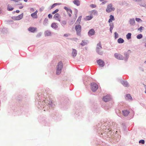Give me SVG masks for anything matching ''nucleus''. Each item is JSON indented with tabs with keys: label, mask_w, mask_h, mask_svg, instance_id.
I'll list each match as a JSON object with an SVG mask.
<instances>
[{
	"label": "nucleus",
	"mask_w": 146,
	"mask_h": 146,
	"mask_svg": "<svg viewBox=\"0 0 146 146\" xmlns=\"http://www.w3.org/2000/svg\"><path fill=\"white\" fill-rule=\"evenodd\" d=\"M46 98L44 97V95L40 93L38 94L37 96L36 97V105L39 109H40V107L45 106V105H48L49 107L53 108V105L52 101H46L45 100Z\"/></svg>",
	"instance_id": "obj_1"
},
{
	"label": "nucleus",
	"mask_w": 146,
	"mask_h": 146,
	"mask_svg": "<svg viewBox=\"0 0 146 146\" xmlns=\"http://www.w3.org/2000/svg\"><path fill=\"white\" fill-rule=\"evenodd\" d=\"M63 67V63L62 61L58 63L56 68V74L58 75L61 73Z\"/></svg>",
	"instance_id": "obj_2"
},
{
	"label": "nucleus",
	"mask_w": 146,
	"mask_h": 146,
	"mask_svg": "<svg viewBox=\"0 0 146 146\" xmlns=\"http://www.w3.org/2000/svg\"><path fill=\"white\" fill-rule=\"evenodd\" d=\"M75 29L76 31V33L77 35L81 36L82 31V27L79 24L76 25L75 27Z\"/></svg>",
	"instance_id": "obj_3"
},
{
	"label": "nucleus",
	"mask_w": 146,
	"mask_h": 146,
	"mask_svg": "<svg viewBox=\"0 0 146 146\" xmlns=\"http://www.w3.org/2000/svg\"><path fill=\"white\" fill-rule=\"evenodd\" d=\"M102 48L101 42H99L97 45L96 51L98 54L100 55H102L103 54V52L100 51V50Z\"/></svg>",
	"instance_id": "obj_4"
},
{
	"label": "nucleus",
	"mask_w": 146,
	"mask_h": 146,
	"mask_svg": "<svg viewBox=\"0 0 146 146\" xmlns=\"http://www.w3.org/2000/svg\"><path fill=\"white\" fill-rule=\"evenodd\" d=\"M90 86L91 90L94 92L96 91L98 88V85L94 82L91 83Z\"/></svg>",
	"instance_id": "obj_5"
},
{
	"label": "nucleus",
	"mask_w": 146,
	"mask_h": 146,
	"mask_svg": "<svg viewBox=\"0 0 146 146\" xmlns=\"http://www.w3.org/2000/svg\"><path fill=\"white\" fill-rule=\"evenodd\" d=\"M115 10V8L112 7V4L110 3L108 4L106 9V11L107 13H110L112 11H114Z\"/></svg>",
	"instance_id": "obj_6"
},
{
	"label": "nucleus",
	"mask_w": 146,
	"mask_h": 146,
	"mask_svg": "<svg viewBox=\"0 0 146 146\" xmlns=\"http://www.w3.org/2000/svg\"><path fill=\"white\" fill-rule=\"evenodd\" d=\"M131 53V51L128 50L127 52H125L124 53V59L125 61L126 62L127 61L129 58V54Z\"/></svg>",
	"instance_id": "obj_7"
},
{
	"label": "nucleus",
	"mask_w": 146,
	"mask_h": 146,
	"mask_svg": "<svg viewBox=\"0 0 146 146\" xmlns=\"http://www.w3.org/2000/svg\"><path fill=\"white\" fill-rule=\"evenodd\" d=\"M114 56L118 60H123L124 58L122 55L119 54L115 53L114 54Z\"/></svg>",
	"instance_id": "obj_8"
},
{
	"label": "nucleus",
	"mask_w": 146,
	"mask_h": 146,
	"mask_svg": "<svg viewBox=\"0 0 146 146\" xmlns=\"http://www.w3.org/2000/svg\"><path fill=\"white\" fill-rule=\"evenodd\" d=\"M103 100L105 102L110 101L111 99V97L110 95H107L104 96L103 98Z\"/></svg>",
	"instance_id": "obj_9"
},
{
	"label": "nucleus",
	"mask_w": 146,
	"mask_h": 146,
	"mask_svg": "<svg viewBox=\"0 0 146 146\" xmlns=\"http://www.w3.org/2000/svg\"><path fill=\"white\" fill-rule=\"evenodd\" d=\"M97 63L100 67H103L104 65V62L103 60L99 59L97 61Z\"/></svg>",
	"instance_id": "obj_10"
},
{
	"label": "nucleus",
	"mask_w": 146,
	"mask_h": 146,
	"mask_svg": "<svg viewBox=\"0 0 146 146\" xmlns=\"http://www.w3.org/2000/svg\"><path fill=\"white\" fill-rule=\"evenodd\" d=\"M95 31L94 29H90L88 32V35L89 36H91L94 35L95 34Z\"/></svg>",
	"instance_id": "obj_11"
},
{
	"label": "nucleus",
	"mask_w": 146,
	"mask_h": 146,
	"mask_svg": "<svg viewBox=\"0 0 146 146\" xmlns=\"http://www.w3.org/2000/svg\"><path fill=\"white\" fill-rule=\"evenodd\" d=\"M36 30V28L33 27H30L28 29V30L31 33H35Z\"/></svg>",
	"instance_id": "obj_12"
},
{
	"label": "nucleus",
	"mask_w": 146,
	"mask_h": 146,
	"mask_svg": "<svg viewBox=\"0 0 146 146\" xmlns=\"http://www.w3.org/2000/svg\"><path fill=\"white\" fill-rule=\"evenodd\" d=\"M58 24L56 23H53L51 25V27L53 29L55 30H56L58 28Z\"/></svg>",
	"instance_id": "obj_13"
},
{
	"label": "nucleus",
	"mask_w": 146,
	"mask_h": 146,
	"mask_svg": "<svg viewBox=\"0 0 146 146\" xmlns=\"http://www.w3.org/2000/svg\"><path fill=\"white\" fill-rule=\"evenodd\" d=\"M60 16V15L58 13H56L54 15L53 18L54 19H55L60 21V20L59 18Z\"/></svg>",
	"instance_id": "obj_14"
},
{
	"label": "nucleus",
	"mask_w": 146,
	"mask_h": 146,
	"mask_svg": "<svg viewBox=\"0 0 146 146\" xmlns=\"http://www.w3.org/2000/svg\"><path fill=\"white\" fill-rule=\"evenodd\" d=\"M23 13H22L21 15H18V16H16V17H15V20H19L23 18Z\"/></svg>",
	"instance_id": "obj_15"
},
{
	"label": "nucleus",
	"mask_w": 146,
	"mask_h": 146,
	"mask_svg": "<svg viewBox=\"0 0 146 146\" xmlns=\"http://www.w3.org/2000/svg\"><path fill=\"white\" fill-rule=\"evenodd\" d=\"M121 83L125 87H128L129 86V83L127 81H123L121 82Z\"/></svg>",
	"instance_id": "obj_16"
},
{
	"label": "nucleus",
	"mask_w": 146,
	"mask_h": 146,
	"mask_svg": "<svg viewBox=\"0 0 146 146\" xmlns=\"http://www.w3.org/2000/svg\"><path fill=\"white\" fill-rule=\"evenodd\" d=\"M123 115L125 116H127L130 113L129 111L128 110H124L122 111Z\"/></svg>",
	"instance_id": "obj_17"
},
{
	"label": "nucleus",
	"mask_w": 146,
	"mask_h": 146,
	"mask_svg": "<svg viewBox=\"0 0 146 146\" xmlns=\"http://www.w3.org/2000/svg\"><path fill=\"white\" fill-rule=\"evenodd\" d=\"M129 22L131 26H134L135 25V21L134 18L130 19Z\"/></svg>",
	"instance_id": "obj_18"
},
{
	"label": "nucleus",
	"mask_w": 146,
	"mask_h": 146,
	"mask_svg": "<svg viewBox=\"0 0 146 146\" xmlns=\"http://www.w3.org/2000/svg\"><path fill=\"white\" fill-rule=\"evenodd\" d=\"M77 54V52L76 50L75 49H73L72 53V56L74 58L76 56Z\"/></svg>",
	"instance_id": "obj_19"
},
{
	"label": "nucleus",
	"mask_w": 146,
	"mask_h": 146,
	"mask_svg": "<svg viewBox=\"0 0 146 146\" xmlns=\"http://www.w3.org/2000/svg\"><path fill=\"white\" fill-rule=\"evenodd\" d=\"M110 19L108 20V22L110 23L111 22H112L113 21H114L115 20V18L113 15H110Z\"/></svg>",
	"instance_id": "obj_20"
},
{
	"label": "nucleus",
	"mask_w": 146,
	"mask_h": 146,
	"mask_svg": "<svg viewBox=\"0 0 146 146\" xmlns=\"http://www.w3.org/2000/svg\"><path fill=\"white\" fill-rule=\"evenodd\" d=\"M93 17V16L91 15L90 16H88L86 17L84 19L86 21H89L91 20Z\"/></svg>",
	"instance_id": "obj_21"
},
{
	"label": "nucleus",
	"mask_w": 146,
	"mask_h": 146,
	"mask_svg": "<svg viewBox=\"0 0 146 146\" xmlns=\"http://www.w3.org/2000/svg\"><path fill=\"white\" fill-rule=\"evenodd\" d=\"M91 15H98V11L95 10H94L90 11Z\"/></svg>",
	"instance_id": "obj_22"
},
{
	"label": "nucleus",
	"mask_w": 146,
	"mask_h": 146,
	"mask_svg": "<svg viewBox=\"0 0 146 146\" xmlns=\"http://www.w3.org/2000/svg\"><path fill=\"white\" fill-rule=\"evenodd\" d=\"M73 3L77 6H79L80 5V1L79 0H74L73 1Z\"/></svg>",
	"instance_id": "obj_23"
},
{
	"label": "nucleus",
	"mask_w": 146,
	"mask_h": 146,
	"mask_svg": "<svg viewBox=\"0 0 146 146\" xmlns=\"http://www.w3.org/2000/svg\"><path fill=\"white\" fill-rule=\"evenodd\" d=\"M125 98L126 99L130 100H132V97L131 96L130 94H127L125 96Z\"/></svg>",
	"instance_id": "obj_24"
},
{
	"label": "nucleus",
	"mask_w": 146,
	"mask_h": 146,
	"mask_svg": "<svg viewBox=\"0 0 146 146\" xmlns=\"http://www.w3.org/2000/svg\"><path fill=\"white\" fill-rule=\"evenodd\" d=\"M51 33L49 31L47 30L44 32L45 35L46 36H48L51 35Z\"/></svg>",
	"instance_id": "obj_25"
},
{
	"label": "nucleus",
	"mask_w": 146,
	"mask_h": 146,
	"mask_svg": "<svg viewBox=\"0 0 146 146\" xmlns=\"http://www.w3.org/2000/svg\"><path fill=\"white\" fill-rule=\"evenodd\" d=\"M61 24L63 27H64V26L67 24V21L65 20L62 21L61 22Z\"/></svg>",
	"instance_id": "obj_26"
},
{
	"label": "nucleus",
	"mask_w": 146,
	"mask_h": 146,
	"mask_svg": "<svg viewBox=\"0 0 146 146\" xmlns=\"http://www.w3.org/2000/svg\"><path fill=\"white\" fill-rule=\"evenodd\" d=\"M112 125H111V126H110V129H111L110 130V131H111V130L114 129L115 128V127H116V126H115V124L114 123H112Z\"/></svg>",
	"instance_id": "obj_27"
},
{
	"label": "nucleus",
	"mask_w": 146,
	"mask_h": 146,
	"mask_svg": "<svg viewBox=\"0 0 146 146\" xmlns=\"http://www.w3.org/2000/svg\"><path fill=\"white\" fill-rule=\"evenodd\" d=\"M81 18H82V16H80L78 18L77 20L76 21V22L75 24H79L80 23L81 20Z\"/></svg>",
	"instance_id": "obj_28"
},
{
	"label": "nucleus",
	"mask_w": 146,
	"mask_h": 146,
	"mask_svg": "<svg viewBox=\"0 0 146 146\" xmlns=\"http://www.w3.org/2000/svg\"><path fill=\"white\" fill-rule=\"evenodd\" d=\"M60 4H61V3H54L51 6L50 9H52L54 8V7L58 5H60Z\"/></svg>",
	"instance_id": "obj_29"
},
{
	"label": "nucleus",
	"mask_w": 146,
	"mask_h": 146,
	"mask_svg": "<svg viewBox=\"0 0 146 146\" xmlns=\"http://www.w3.org/2000/svg\"><path fill=\"white\" fill-rule=\"evenodd\" d=\"M64 9H65L67 12L69 16L70 17L71 16V15L69 13V10L70 9H69L66 7H64Z\"/></svg>",
	"instance_id": "obj_30"
},
{
	"label": "nucleus",
	"mask_w": 146,
	"mask_h": 146,
	"mask_svg": "<svg viewBox=\"0 0 146 146\" xmlns=\"http://www.w3.org/2000/svg\"><path fill=\"white\" fill-rule=\"evenodd\" d=\"M124 42V40L121 38H119L117 40V42L119 43H122Z\"/></svg>",
	"instance_id": "obj_31"
},
{
	"label": "nucleus",
	"mask_w": 146,
	"mask_h": 146,
	"mask_svg": "<svg viewBox=\"0 0 146 146\" xmlns=\"http://www.w3.org/2000/svg\"><path fill=\"white\" fill-rule=\"evenodd\" d=\"M131 33H128L126 36V38L128 40H129L131 38Z\"/></svg>",
	"instance_id": "obj_32"
},
{
	"label": "nucleus",
	"mask_w": 146,
	"mask_h": 146,
	"mask_svg": "<svg viewBox=\"0 0 146 146\" xmlns=\"http://www.w3.org/2000/svg\"><path fill=\"white\" fill-rule=\"evenodd\" d=\"M14 8L12 7L11 6L8 5L7 6V10L9 11H11L13 10Z\"/></svg>",
	"instance_id": "obj_33"
},
{
	"label": "nucleus",
	"mask_w": 146,
	"mask_h": 146,
	"mask_svg": "<svg viewBox=\"0 0 146 146\" xmlns=\"http://www.w3.org/2000/svg\"><path fill=\"white\" fill-rule=\"evenodd\" d=\"M48 19L47 18H45L43 22V24L45 26H46L48 24Z\"/></svg>",
	"instance_id": "obj_34"
},
{
	"label": "nucleus",
	"mask_w": 146,
	"mask_h": 146,
	"mask_svg": "<svg viewBox=\"0 0 146 146\" xmlns=\"http://www.w3.org/2000/svg\"><path fill=\"white\" fill-rule=\"evenodd\" d=\"M31 16L33 18L35 19L37 18V15L35 13H33L31 15Z\"/></svg>",
	"instance_id": "obj_35"
},
{
	"label": "nucleus",
	"mask_w": 146,
	"mask_h": 146,
	"mask_svg": "<svg viewBox=\"0 0 146 146\" xmlns=\"http://www.w3.org/2000/svg\"><path fill=\"white\" fill-rule=\"evenodd\" d=\"M141 6H142L146 8V3H140L138 4Z\"/></svg>",
	"instance_id": "obj_36"
},
{
	"label": "nucleus",
	"mask_w": 146,
	"mask_h": 146,
	"mask_svg": "<svg viewBox=\"0 0 146 146\" xmlns=\"http://www.w3.org/2000/svg\"><path fill=\"white\" fill-rule=\"evenodd\" d=\"M87 43L86 42L82 40V42L80 43V44L82 46H84V45H86Z\"/></svg>",
	"instance_id": "obj_37"
},
{
	"label": "nucleus",
	"mask_w": 146,
	"mask_h": 146,
	"mask_svg": "<svg viewBox=\"0 0 146 146\" xmlns=\"http://www.w3.org/2000/svg\"><path fill=\"white\" fill-rule=\"evenodd\" d=\"M143 37V35L141 34H138L137 36V38L138 39H140Z\"/></svg>",
	"instance_id": "obj_38"
},
{
	"label": "nucleus",
	"mask_w": 146,
	"mask_h": 146,
	"mask_svg": "<svg viewBox=\"0 0 146 146\" xmlns=\"http://www.w3.org/2000/svg\"><path fill=\"white\" fill-rule=\"evenodd\" d=\"M114 35H115V39H116V38H117L119 37L118 34L116 32H115Z\"/></svg>",
	"instance_id": "obj_39"
},
{
	"label": "nucleus",
	"mask_w": 146,
	"mask_h": 146,
	"mask_svg": "<svg viewBox=\"0 0 146 146\" xmlns=\"http://www.w3.org/2000/svg\"><path fill=\"white\" fill-rule=\"evenodd\" d=\"M139 143H141L142 144H144L145 143V141L143 139L139 141Z\"/></svg>",
	"instance_id": "obj_40"
},
{
	"label": "nucleus",
	"mask_w": 146,
	"mask_h": 146,
	"mask_svg": "<svg viewBox=\"0 0 146 146\" xmlns=\"http://www.w3.org/2000/svg\"><path fill=\"white\" fill-rule=\"evenodd\" d=\"M59 11V9H56L55 11H53L52 13L53 14H54L57 13L58 11Z\"/></svg>",
	"instance_id": "obj_41"
},
{
	"label": "nucleus",
	"mask_w": 146,
	"mask_h": 146,
	"mask_svg": "<svg viewBox=\"0 0 146 146\" xmlns=\"http://www.w3.org/2000/svg\"><path fill=\"white\" fill-rule=\"evenodd\" d=\"M1 31L3 32V33L4 32L6 33V31H7V29L6 28H3L1 29Z\"/></svg>",
	"instance_id": "obj_42"
},
{
	"label": "nucleus",
	"mask_w": 146,
	"mask_h": 146,
	"mask_svg": "<svg viewBox=\"0 0 146 146\" xmlns=\"http://www.w3.org/2000/svg\"><path fill=\"white\" fill-rule=\"evenodd\" d=\"M90 7L92 8H94L96 7V5L92 4L90 5Z\"/></svg>",
	"instance_id": "obj_43"
},
{
	"label": "nucleus",
	"mask_w": 146,
	"mask_h": 146,
	"mask_svg": "<svg viewBox=\"0 0 146 146\" xmlns=\"http://www.w3.org/2000/svg\"><path fill=\"white\" fill-rule=\"evenodd\" d=\"M144 29V28L143 27H142V26H141L138 29V30H139V31L141 32H142V29Z\"/></svg>",
	"instance_id": "obj_44"
},
{
	"label": "nucleus",
	"mask_w": 146,
	"mask_h": 146,
	"mask_svg": "<svg viewBox=\"0 0 146 146\" xmlns=\"http://www.w3.org/2000/svg\"><path fill=\"white\" fill-rule=\"evenodd\" d=\"M110 28H113L114 27V25H113V23H110Z\"/></svg>",
	"instance_id": "obj_45"
},
{
	"label": "nucleus",
	"mask_w": 146,
	"mask_h": 146,
	"mask_svg": "<svg viewBox=\"0 0 146 146\" xmlns=\"http://www.w3.org/2000/svg\"><path fill=\"white\" fill-rule=\"evenodd\" d=\"M44 7H42L39 9L40 11V12H42L44 9Z\"/></svg>",
	"instance_id": "obj_46"
},
{
	"label": "nucleus",
	"mask_w": 146,
	"mask_h": 146,
	"mask_svg": "<svg viewBox=\"0 0 146 146\" xmlns=\"http://www.w3.org/2000/svg\"><path fill=\"white\" fill-rule=\"evenodd\" d=\"M78 10L76 9H75V15L76 16V15L78 12Z\"/></svg>",
	"instance_id": "obj_47"
},
{
	"label": "nucleus",
	"mask_w": 146,
	"mask_h": 146,
	"mask_svg": "<svg viewBox=\"0 0 146 146\" xmlns=\"http://www.w3.org/2000/svg\"><path fill=\"white\" fill-rule=\"evenodd\" d=\"M69 39L71 40H73L74 41H76V40H78V38H69Z\"/></svg>",
	"instance_id": "obj_48"
},
{
	"label": "nucleus",
	"mask_w": 146,
	"mask_h": 146,
	"mask_svg": "<svg viewBox=\"0 0 146 146\" xmlns=\"http://www.w3.org/2000/svg\"><path fill=\"white\" fill-rule=\"evenodd\" d=\"M135 20L137 22H139L140 21H141L140 19L139 18H136L135 19Z\"/></svg>",
	"instance_id": "obj_49"
},
{
	"label": "nucleus",
	"mask_w": 146,
	"mask_h": 146,
	"mask_svg": "<svg viewBox=\"0 0 146 146\" xmlns=\"http://www.w3.org/2000/svg\"><path fill=\"white\" fill-rule=\"evenodd\" d=\"M41 33H40L37 34L36 36L37 37H39L41 36Z\"/></svg>",
	"instance_id": "obj_50"
},
{
	"label": "nucleus",
	"mask_w": 146,
	"mask_h": 146,
	"mask_svg": "<svg viewBox=\"0 0 146 146\" xmlns=\"http://www.w3.org/2000/svg\"><path fill=\"white\" fill-rule=\"evenodd\" d=\"M48 16L49 19H51L52 17V15L51 14H49L48 15Z\"/></svg>",
	"instance_id": "obj_51"
},
{
	"label": "nucleus",
	"mask_w": 146,
	"mask_h": 146,
	"mask_svg": "<svg viewBox=\"0 0 146 146\" xmlns=\"http://www.w3.org/2000/svg\"><path fill=\"white\" fill-rule=\"evenodd\" d=\"M123 128L124 131L126 130L127 129V127L124 125H123Z\"/></svg>",
	"instance_id": "obj_52"
},
{
	"label": "nucleus",
	"mask_w": 146,
	"mask_h": 146,
	"mask_svg": "<svg viewBox=\"0 0 146 146\" xmlns=\"http://www.w3.org/2000/svg\"><path fill=\"white\" fill-rule=\"evenodd\" d=\"M69 35H70V34H64V36L65 37H67Z\"/></svg>",
	"instance_id": "obj_53"
},
{
	"label": "nucleus",
	"mask_w": 146,
	"mask_h": 146,
	"mask_svg": "<svg viewBox=\"0 0 146 146\" xmlns=\"http://www.w3.org/2000/svg\"><path fill=\"white\" fill-rule=\"evenodd\" d=\"M145 89V93L146 94V85L145 84H143Z\"/></svg>",
	"instance_id": "obj_54"
},
{
	"label": "nucleus",
	"mask_w": 146,
	"mask_h": 146,
	"mask_svg": "<svg viewBox=\"0 0 146 146\" xmlns=\"http://www.w3.org/2000/svg\"><path fill=\"white\" fill-rule=\"evenodd\" d=\"M113 28H110V31L111 32V33H112V30H113Z\"/></svg>",
	"instance_id": "obj_55"
},
{
	"label": "nucleus",
	"mask_w": 146,
	"mask_h": 146,
	"mask_svg": "<svg viewBox=\"0 0 146 146\" xmlns=\"http://www.w3.org/2000/svg\"><path fill=\"white\" fill-rule=\"evenodd\" d=\"M69 12H70V14H72V10L70 9L69 10Z\"/></svg>",
	"instance_id": "obj_56"
},
{
	"label": "nucleus",
	"mask_w": 146,
	"mask_h": 146,
	"mask_svg": "<svg viewBox=\"0 0 146 146\" xmlns=\"http://www.w3.org/2000/svg\"><path fill=\"white\" fill-rule=\"evenodd\" d=\"M20 11L19 10H17L16 11H14V13H15L16 12L17 13H18Z\"/></svg>",
	"instance_id": "obj_57"
},
{
	"label": "nucleus",
	"mask_w": 146,
	"mask_h": 146,
	"mask_svg": "<svg viewBox=\"0 0 146 146\" xmlns=\"http://www.w3.org/2000/svg\"><path fill=\"white\" fill-rule=\"evenodd\" d=\"M23 7H24L23 6H20L19 7V8L20 9H22Z\"/></svg>",
	"instance_id": "obj_58"
},
{
	"label": "nucleus",
	"mask_w": 146,
	"mask_h": 146,
	"mask_svg": "<svg viewBox=\"0 0 146 146\" xmlns=\"http://www.w3.org/2000/svg\"><path fill=\"white\" fill-rule=\"evenodd\" d=\"M16 17L15 16H14V17H12V18L13 19H15V17Z\"/></svg>",
	"instance_id": "obj_59"
},
{
	"label": "nucleus",
	"mask_w": 146,
	"mask_h": 146,
	"mask_svg": "<svg viewBox=\"0 0 146 146\" xmlns=\"http://www.w3.org/2000/svg\"><path fill=\"white\" fill-rule=\"evenodd\" d=\"M37 12H38L37 11H36L35 12H34V13H36V14H37Z\"/></svg>",
	"instance_id": "obj_60"
},
{
	"label": "nucleus",
	"mask_w": 146,
	"mask_h": 146,
	"mask_svg": "<svg viewBox=\"0 0 146 146\" xmlns=\"http://www.w3.org/2000/svg\"><path fill=\"white\" fill-rule=\"evenodd\" d=\"M45 108V107H44V106L43 107V108L44 109L43 110H44V111H46V109L44 108Z\"/></svg>",
	"instance_id": "obj_61"
},
{
	"label": "nucleus",
	"mask_w": 146,
	"mask_h": 146,
	"mask_svg": "<svg viewBox=\"0 0 146 146\" xmlns=\"http://www.w3.org/2000/svg\"><path fill=\"white\" fill-rule=\"evenodd\" d=\"M24 1L26 2H27V0H24Z\"/></svg>",
	"instance_id": "obj_62"
},
{
	"label": "nucleus",
	"mask_w": 146,
	"mask_h": 146,
	"mask_svg": "<svg viewBox=\"0 0 146 146\" xmlns=\"http://www.w3.org/2000/svg\"><path fill=\"white\" fill-rule=\"evenodd\" d=\"M144 46L145 47H146V42L145 43Z\"/></svg>",
	"instance_id": "obj_63"
},
{
	"label": "nucleus",
	"mask_w": 146,
	"mask_h": 146,
	"mask_svg": "<svg viewBox=\"0 0 146 146\" xmlns=\"http://www.w3.org/2000/svg\"><path fill=\"white\" fill-rule=\"evenodd\" d=\"M102 3L103 4H105V1H104V2H103Z\"/></svg>",
	"instance_id": "obj_64"
}]
</instances>
